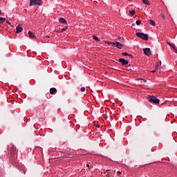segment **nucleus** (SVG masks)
Masks as SVG:
<instances>
[{
	"mask_svg": "<svg viewBox=\"0 0 177 177\" xmlns=\"http://www.w3.org/2000/svg\"><path fill=\"white\" fill-rule=\"evenodd\" d=\"M136 35L144 41H149V35H147L146 33L136 32Z\"/></svg>",
	"mask_w": 177,
	"mask_h": 177,
	"instance_id": "1",
	"label": "nucleus"
},
{
	"mask_svg": "<svg viewBox=\"0 0 177 177\" xmlns=\"http://www.w3.org/2000/svg\"><path fill=\"white\" fill-rule=\"evenodd\" d=\"M42 0H30V6H41Z\"/></svg>",
	"mask_w": 177,
	"mask_h": 177,
	"instance_id": "2",
	"label": "nucleus"
},
{
	"mask_svg": "<svg viewBox=\"0 0 177 177\" xmlns=\"http://www.w3.org/2000/svg\"><path fill=\"white\" fill-rule=\"evenodd\" d=\"M148 98L152 103H154V104H160V100L158 98H156V96H148Z\"/></svg>",
	"mask_w": 177,
	"mask_h": 177,
	"instance_id": "3",
	"label": "nucleus"
},
{
	"mask_svg": "<svg viewBox=\"0 0 177 177\" xmlns=\"http://www.w3.org/2000/svg\"><path fill=\"white\" fill-rule=\"evenodd\" d=\"M111 45H113V46H116V48H118V49H122V44L118 42V41H116L115 43L114 42H111Z\"/></svg>",
	"mask_w": 177,
	"mask_h": 177,
	"instance_id": "4",
	"label": "nucleus"
},
{
	"mask_svg": "<svg viewBox=\"0 0 177 177\" xmlns=\"http://www.w3.org/2000/svg\"><path fill=\"white\" fill-rule=\"evenodd\" d=\"M119 62L120 63H122V66H127V64L129 63L128 60H126L125 59H123V58H120Z\"/></svg>",
	"mask_w": 177,
	"mask_h": 177,
	"instance_id": "5",
	"label": "nucleus"
},
{
	"mask_svg": "<svg viewBox=\"0 0 177 177\" xmlns=\"http://www.w3.org/2000/svg\"><path fill=\"white\" fill-rule=\"evenodd\" d=\"M143 50H144V53L146 56H150V55H151L149 48H143Z\"/></svg>",
	"mask_w": 177,
	"mask_h": 177,
	"instance_id": "6",
	"label": "nucleus"
},
{
	"mask_svg": "<svg viewBox=\"0 0 177 177\" xmlns=\"http://www.w3.org/2000/svg\"><path fill=\"white\" fill-rule=\"evenodd\" d=\"M21 31H23V27H21V25H18L16 28V33L19 34Z\"/></svg>",
	"mask_w": 177,
	"mask_h": 177,
	"instance_id": "7",
	"label": "nucleus"
},
{
	"mask_svg": "<svg viewBox=\"0 0 177 177\" xmlns=\"http://www.w3.org/2000/svg\"><path fill=\"white\" fill-rule=\"evenodd\" d=\"M59 21L62 24H67V21H66V19L64 18H59Z\"/></svg>",
	"mask_w": 177,
	"mask_h": 177,
	"instance_id": "8",
	"label": "nucleus"
},
{
	"mask_svg": "<svg viewBox=\"0 0 177 177\" xmlns=\"http://www.w3.org/2000/svg\"><path fill=\"white\" fill-rule=\"evenodd\" d=\"M28 35L30 38H36L35 34L31 32V30L28 31Z\"/></svg>",
	"mask_w": 177,
	"mask_h": 177,
	"instance_id": "9",
	"label": "nucleus"
},
{
	"mask_svg": "<svg viewBox=\"0 0 177 177\" xmlns=\"http://www.w3.org/2000/svg\"><path fill=\"white\" fill-rule=\"evenodd\" d=\"M57 92V89H56V88H51L50 89V95H54L55 93Z\"/></svg>",
	"mask_w": 177,
	"mask_h": 177,
	"instance_id": "10",
	"label": "nucleus"
},
{
	"mask_svg": "<svg viewBox=\"0 0 177 177\" xmlns=\"http://www.w3.org/2000/svg\"><path fill=\"white\" fill-rule=\"evenodd\" d=\"M6 21V19L5 17H0V24H3Z\"/></svg>",
	"mask_w": 177,
	"mask_h": 177,
	"instance_id": "11",
	"label": "nucleus"
},
{
	"mask_svg": "<svg viewBox=\"0 0 177 177\" xmlns=\"http://www.w3.org/2000/svg\"><path fill=\"white\" fill-rule=\"evenodd\" d=\"M93 39H94V41H96L97 42H99V41H100V39H99V37L93 35Z\"/></svg>",
	"mask_w": 177,
	"mask_h": 177,
	"instance_id": "12",
	"label": "nucleus"
},
{
	"mask_svg": "<svg viewBox=\"0 0 177 177\" xmlns=\"http://www.w3.org/2000/svg\"><path fill=\"white\" fill-rule=\"evenodd\" d=\"M122 56H129V57H132V55L128 54V53H122Z\"/></svg>",
	"mask_w": 177,
	"mask_h": 177,
	"instance_id": "13",
	"label": "nucleus"
},
{
	"mask_svg": "<svg viewBox=\"0 0 177 177\" xmlns=\"http://www.w3.org/2000/svg\"><path fill=\"white\" fill-rule=\"evenodd\" d=\"M149 24L151 26H156V22L151 19H149Z\"/></svg>",
	"mask_w": 177,
	"mask_h": 177,
	"instance_id": "14",
	"label": "nucleus"
},
{
	"mask_svg": "<svg viewBox=\"0 0 177 177\" xmlns=\"http://www.w3.org/2000/svg\"><path fill=\"white\" fill-rule=\"evenodd\" d=\"M143 3H145V5H150V2L149 0H142Z\"/></svg>",
	"mask_w": 177,
	"mask_h": 177,
	"instance_id": "15",
	"label": "nucleus"
},
{
	"mask_svg": "<svg viewBox=\"0 0 177 177\" xmlns=\"http://www.w3.org/2000/svg\"><path fill=\"white\" fill-rule=\"evenodd\" d=\"M136 24L137 26H140V24H142V21H140V20H137V21H136Z\"/></svg>",
	"mask_w": 177,
	"mask_h": 177,
	"instance_id": "16",
	"label": "nucleus"
},
{
	"mask_svg": "<svg viewBox=\"0 0 177 177\" xmlns=\"http://www.w3.org/2000/svg\"><path fill=\"white\" fill-rule=\"evenodd\" d=\"M129 14L131 15V16H133V15H135V10H129Z\"/></svg>",
	"mask_w": 177,
	"mask_h": 177,
	"instance_id": "17",
	"label": "nucleus"
},
{
	"mask_svg": "<svg viewBox=\"0 0 177 177\" xmlns=\"http://www.w3.org/2000/svg\"><path fill=\"white\" fill-rule=\"evenodd\" d=\"M137 81H143V82H147V80H146L145 79H142V78H140V79L138 78Z\"/></svg>",
	"mask_w": 177,
	"mask_h": 177,
	"instance_id": "18",
	"label": "nucleus"
},
{
	"mask_svg": "<svg viewBox=\"0 0 177 177\" xmlns=\"http://www.w3.org/2000/svg\"><path fill=\"white\" fill-rule=\"evenodd\" d=\"M66 30H67V28H63L62 29H61V32H64V31H66Z\"/></svg>",
	"mask_w": 177,
	"mask_h": 177,
	"instance_id": "19",
	"label": "nucleus"
},
{
	"mask_svg": "<svg viewBox=\"0 0 177 177\" xmlns=\"http://www.w3.org/2000/svg\"><path fill=\"white\" fill-rule=\"evenodd\" d=\"M80 91H81V92H85V91H86L85 87H82V88H80Z\"/></svg>",
	"mask_w": 177,
	"mask_h": 177,
	"instance_id": "20",
	"label": "nucleus"
},
{
	"mask_svg": "<svg viewBox=\"0 0 177 177\" xmlns=\"http://www.w3.org/2000/svg\"><path fill=\"white\" fill-rule=\"evenodd\" d=\"M160 66H161V64L157 63L156 65V68H159Z\"/></svg>",
	"mask_w": 177,
	"mask_h": 177,
	"instance_id": "21",
	"label": "nucleus"
},
{
	"mask_svg": "<svg viewBox=\"0 0 177 177\" xmlns=\"http://www.w3.org/2000/svg\"><path fill=\"white\" fill-rule=\"evenodd\" d=\"M171 48H172L174 50H176V47L175 46V44H172Z\"/></svg>",
	"mask_w": 177,
	"mask_h": 177,
	"instance_id": "22",
	"label": "nucleus"
},
{
	"mask_svg": "<svg viewBox=\"0 0 177 177\" xmlns=\"http://www.w3.org/2000/svg\"><path fill=\"white\" fill-rule=\"evenodd\" d=\"M167 45H169V46H172L173 45L172 44L169 43V41H167Z\"/></svg>",
	"mask_w": 177,
	"mask_h": 177,
	"instance_id": "23",
	"label": "nucleus"
},
{
	"mask_svg": "<svg viewBox=\"0 0 177 177\" xmlns=\"http://www.w3.org/2000/svg\"><path fill=\"white\" fill-rule=\"evenodd\" d=\"M161 17H162V19H165V15L164 14H161Z\"/></svg>",
	"mask_w": 177,
	"mask_h": 177,
	"instance_id": "24",
	"label": "nucleus"
},
{
	"mask_svg": "<svg viewBox=\"0 0 177 177\" xmlns=\"http://www.w3.org/2000/svg\"><path fill=\"white\" fill-rule=\"evenodd\" d=\"M6 24H9V26H10V22H9L8 21H6Z\"/></svg>",
	"mask_w": 177,
	"mask_h": 177,
	"instance_id": "25",
	"label": "nucleus"
},
{
	"mask_svg": "<svg viewBox=\"0 0 177 177\" xmlns=\"http://www.w3.org/2000/svg\"><path fill=\"white\" fill-rule=\"evenodd\" d=\"M150 73H156V70L151 71Z\"/></svg>",
	"mask_w": 177,
	"mask_h": 177,
	"instance_id": "26",
	"label": "nucleus"
},
{
	"mask_svg": "<svg viewBox=\"0 0 177 177\" xmlns=\"http://www.w3.org/2000/svg\"><path fill=\"white\" fill-rule=\"evenodd\" d=\"M45 38H49V36H46Z\"/></svg>",
	"mask_w": 177,
	"mask_h": 177,
	"instance_id": "27",
	"label": "nucleus"
},
{
	"mask_svg": "<svg viewBox=\"0 0 177 177\" xmlns=\"http://www.w3.org/2000/svg\"><path fill=\"white\" fill-rule=\"evenodd\" d=\"M0 15H2V11L0 10Z\"/></svg>",
	"mask_w": 177,
	"mask_h": 177,
	"instance_id": "28",
	"label": "nucleus"
},
{
	"mask_svg": "<svg viewBox=\"0 0 177 177\" xmlns=\"http://www.w3.org/2000/svg\"><path fill=\"white\" fill-rule=\"evenodd\" d=\"M176 53L177 54V49L175 50Z\"/></svg>",
	"mask_w": 177,
	"mask_h": 177,
	"instance_id": "29",
	"label": "nucleus"
},
{
	"mask_svg": "<svg viewBox=\"0 0 177 177\" xmlns=\"http://www.w3.org/2000/svg\"><path fill=\"white\" fill-rule=\"evenodd\" d=\"M96 127H97V128H99V125H96Z\"/></svg>",
	"mask_w": 177,
	"mask_h": 177,
	"instance_id": "30",
	"label": "nucleus"
},
{
	"mask_svg": "<svg viewBox=\"0 0 177 177\" xmlns=\"http://www.w3.org/2000/svg\"><path fill=\"white\" fill-rule=\"evenodd\" d=\"M13 150H15V147H13Z\"/></svg>",
	"mask_w": 177,
	"mask_h": 177,
	"instance_id": "31",
	"label": "nucleus"
},
{
	"mask_svg": "<svg viewBox=\"0 0 177 177\" xmlns=\"http://www.w3.org/2000/svg\"><path fill=\"white\" fill-rule=\"evenodd\" d=\"M129 1H131V0H129Z\"/></svg>",
	"mask_w": 177,
	"mask_h": 177,
	"instance_id": "32",
	"label": "nucleus"
}]
</instances>
